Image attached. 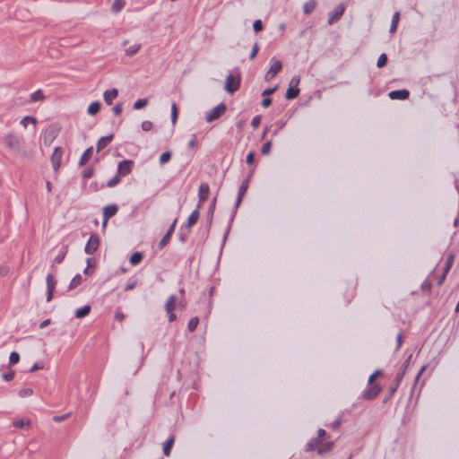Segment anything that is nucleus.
<instances>
[{
	"label": "nucleus",
	"instance_id": "obj_1",
	"mask_svg": "<svg viewBox=\"0 0 459 459\" xmlns=\"http://www.w3.org/2000/svg\"><path fill=\"white\" fill-rule=\"evenodd\" d=\"M4 143L11 151L21 153L22 152V140L16 134L10 133L4 137Z\"/></svg>",
	"mask_w": 459,
	"mask_h": 459
},
{
	"label": "nucleus",
	"instance_id": "obj_2",
	"mask_svg": "<svg viewBox=\"0 0 459 459\" xmlns=\"http://www.w3.org/2000/svg\"><path fill=\"white\" fill-rule=\"evenodd\" d=\"M240 82H241V79H240V75L238 74H229L225 80V86H224L225 91L230 94L236 92L240 87Z\"/></svg>",
	"mask_w": 459,
	"mask_h": 459
},
{
	"label": "nucleus",
	"instance_id": "obj_3",
	"mask_svg": "<svg viewBox=\"0 0 459 459\" xmlns=\"http://www.w3.org/2000/svg\"><path fill=\"white\" fill-rule=\"evenodd\" d=\"M227 107L224 103H221L214 107L211 112L206 116L205 120L208 123H211L218 118H220L225 112Z\"/></svg>",
	"mask_w": 459,
	"mask_h": 459
},
{
	"label": "nucleus",
	"instance_id": "obj_4",
	"mask_svg": "<svg viewBox=\"0 0 459 459\" xmlns=\"http://www.w3.org/2000/svg\"><path fill=\"white\" fill-rule=\"evenodd\" d=\"M100 246V238L97 234L91 235L90 238L88 239L85 247L84 252L88 255H92L99 247Z\"/></svg>",
	"mask_w": 459,
	"mask_h": 459
},
{
	"label": "nucleus",
	"instance_id": "obj_5",
	"mask_svg": "<svg viewBox=\"0 0 459 459\" xmlns=\"http://www.w3.org/2000/svg\"><path fill=\"white\" fill-rule=\"evenodd\" d=\"M272 61H273V64L270 66L269 70L267 71V73L265 74V76H264L265 81L272 80L274 76H276V74L282 68V64L280 60L273 58Z\"/></svg>",
	"mask_w": 459,
	"mask_h": 459
},
{
	"label": "nucleus",
	"instance_id": "obj_6",
	"mask_svg": "<svg viewBox=\"0 0 459 459\" xmlns=\"http://www.w3.org/2000/svg\"><path fill=\"white\" fill-rule=\"evenodd\" d=\"M134 161L130 160H125L118 163L117 174L121 176L128 175L133 169Z\"/></svg>",
	"mask_w": 459,
	"mask_h": 459
},
{
	"label": "nucleus",
	"instance_id": "obj_7",
	"mask_svg": "<svg viewBox=\"0 0 459 459\" xmlns=\"http://www.w3.org/2000/svg\"><path fill=\"white\" fill-rule=\"evenodd\" d=\"M210 194V187L207 183H202L199 186L198 190V205L197 207L200 208L202 204L207 200Z\"/></svg>",
	"mask_w": 459,
	"mask_h": 459
},
{
	"label": "nucleus",
	"instance_id": "obj_8",
	"mask_svg": "<svg viewBox=\"0 0 459 459\" xmlns=\"http://www.w3.org/2000/svg\"><path fill=\"white\" fill-rule=\"evenodd\" d=\"M63 151L61 147H56L51 156V163L55 171H57L61 165Z\"/></svg>",
	"mask_w": 459,
	"mask_h": 459
},
{
	"label": "nucleus",
	"instance_id": "obj_9",
	"mask_svg": "<svg viewBox=\"0 0 459 459\" xmlns=\"http://www.w3.org/2000/svg\"><path fill=\"white\" fill-rule=\"evenodd\" d=\"M344 6L342 4H339L332 13H330L329 17H328V24L332 25L333 24L334 22H336L337 21H339L341 19V17L342 16L343 13H344Z\"/></svg>",
	"mask_w": 459,
	"mask_h": 459
},
{
	"label": "nucleus",
	"instance_id": "obj_10",
	"mask_svg": "<svg viewBox=\"0 0 459 459\" xmlns=\"http://www.w3.org/2000/svg\"><path fill=\"white\" fill-rule=\"evenodd\" d=\"M47 281V301L49 302L53 298L54 289L56 285V280L51 273H48L46 278Z\"/></svg>",
	"mask_w": 459,
	"mask_h": 459
},
{
	"label": "nucleus",
	"instance_id": "obj_11",
	"mask_svg": "<svg viewBox=\"0 0 459 459\" xmlns=\"http://www.w3.org/2000/svg\"><path fill=\"white\" fill-rule=\"evenodd\" d=\"M176 223H177V219L173 221V223L170 225V227L169 228L166 234L160 239V241L159 243L160 249H162L169 242L170 238L175 230Z\"/></svg>",
	"mask_w": 459,
	"mask_h": 459
},
{
	"label": "nucleus",
	"instance_id": "obj_12",
	"mask_svg": "<svg viewBox=\"0 0 459 459\" xmlns=\"http://www.w3.org/2000/svg\"><path fill=\"white\" fill-rule=\"evenodd\" d=\"M200 208H196L195 211L192 212V213L189 215L187 221H186V230L189 232L190 229L197 222L199 216H200Z\"/></svg>",
	"mask_w": 459,
	"mask_h": 459
},
{
	"label": "nucleus",
	"instance_id": "obj_13",
	"mask_svg": "<svg viewBox=\"0 0 459 459\" xmlns=\"http://www.w3.org/2000/svg\"><path fill=\"white\" fill-rule=\"evenodd\" d=\"M118 91L117 89L107 90L103 93L104 101L108 105H111L113 100L117 97Z\"/></svg>",
	"mask_w": 459,
	"mask_h": 459
},
{
	"label": "nucleus",
	"instance_id": "obj_14",
	"mask_svg": "<svg viewBox=\"0 0 459 459\" xmlns=\"http://www.w3.org/2000/svg\"><path fill=\"white\" fill-rule=\"evenodd\" d=\"M388 96L391 100H406L409 97V91L407 90L392 91Z\"/></svg>",
	"mask_w": 459,
	"mask_h": 459
},
{
	"label": "nucleus",
	"instance_id": "obj_15",
	"mask_svg": "<svg viewBox=\"0 0 459 459\" xmlns=\"http://www.w3.org/2000/svg\"><path fill=\"white\" fill-rule=\"evenodd\" d=\"M247 187H248V182L247 180L244 181L239 189H238V198H237V201H236V204H235V209L237 210L238 207L239 206L244 195H246V192L247 190Z\"/></svg>",
	"mask_w": 459,
	"mask_h": 459
},
{
	"label": "nucleus",
	"instance_id": "obj_16",
	"mask_svg": "<svg viewBox=\"0 0 459 459\" xmlns=\"http://www.w3.org/2000/svg\"><path fill=\"white\" fill-rule=\"evenodd\" d=\"M117 210L118 208L116 204L105 206L103 209V218L105 221H108L109 218L113 217L117 213Z\"/></svg>",
	"mask_w": 459,
	"mask_h": 459
},
{
	"label": "nucleus",
	"instance_id": "obj_17",
	"mask_svg": "<svg viewBox=\"0 0 459 459\" xmlns=\"http://www.w3.org/2000/svg\"><path fill=\"white\" fill-rule=\"evenodd\" d=\"M177 306V297L176 295H170L166 303H165V310L166 313H170L171 311H174Z\"/></svg>",
	"mask_w": 459,
	"mask_h": 459
},
{
	"label": "nucleus",
	"instance_id": "obj_18",
	"mask_svg": "<svg viewBox=\"0 0 459 459\" xmlns=\"http://www.w3.org/2000/svg\"><path fill=\"white\" fill-rule=\"evenodd\" d=\"M112 139H113V134H109V135L103 136V137L100 138L97 143V146H96L97 152H100L102 149H104L106 146H108L111 143Z\"/></svg>",
	"mask_w": 459,
	"mask_h": 459
},
{
	"label": "nucleus",
	"instance_id": "obj_19",
	"mask_svg": "<svg viewBox=\"0 0 459 459\" xmlns=\"http://www.w3.org/2000/svg\"><path fill=\"white\" fill-rule=\"evenodd\" d=\"M380 387L377 385H372L368 390H367L363 396L366 398V399H372L374 397H376L379 393H380Z\"/></svg>",
	"mask_w": 459,
	"mask_h": 459
},
{
	"label": "nucleus",
	"instance_id": "obj_20",
	"mask_svg": "<svg viewBox=\"0 0 459 459\" xmlns=\"http://www.w3.org/2000/svg\"><path fill=\"white\" fill-rule=\"evenodd\" d=\"M174 441H175V437L174 436H170L167 439V441L164 443V445H163V454L166 456H169L170 455V451H171V448L173 446Z\"/></svg>",
	"mask_w": 459,
	"mask_h": 459
},
{
	"label": "nucleus",
	"instance_id": "obj_21",
	"mask_svg": "<svg viewBox=\"0 0 459 459\" xmlns=\"http://www.w3.org/2000/svg\"><path fill=\"white\" fill-rule=\"evenodd\" d=\"M92 155V147L88 148L81 156L79 160V166L85 165L89 160L91 158Z\"/></svg>",
	"mask_w": 459,
	"mask_h": 459
},
{
	"label": "nucleus",
	"instance_id": "obj_22",
	"mask_svg": "<svg viewBox=\"0 0 459 459\" xmlns=\"http://www.w3.org/2000/svg\"><path fill=\"white\" fill-rule=\"evenodd\" d=\"M126 6L125 0H114V3L111 6V11L114 13H118L122 11V9Z\"/></svg>",
	"mask_w": 459,
	"mask_h": 459
},
{
	"label": "nucleus",
	"instance_id": "obj_23",
	"mask_svg": "<svg viewBox=\"0 0 459 459\" xmlns=\"http://www.w3.org/2000/svg\"><path fill=\"white\" fill-rule=\"evenodd\" d=\"M399 20H400V13L395 12L392 17L391 26H390V30H389L390 33H394L396 31L397 26L399 23Z\"/></svg>",
	"mask_w": 459,
	"mask_h": 459
},
{
	"label": "nucleus",
	"instance_id": "obj_24",
	"mask_svg": "<svg viewBox=\"0 0 459 459\" xmlns=\"http://www.w3.org/2000/svg\"><path fill=\"white\" fill-rule=\"evenodd\" d=\"M316 6V0H309L306 2L303 5V11L305 14H310Z\"/></svg>",
	"mask_w": 459,
	"mask_h": 459
},
{
	"label": "nucleus",
	"instance_id": "obj_25",
	"mask_svg": "<svg viewBox=\"0 0 459 459\" xmlns=\"http://www.w3.org/2000/svg\"><path fill=\"white\" fill-rule=\"evenodd\" d=\"M100 106L101 105H100V101L91 102L87 109L88 114L91 116L96 115L97 113H99V111L100 109Z\"/></svg>",
	"mask_w": 459,
	"mask_h": 459
},
{
	"label": "nucleus",
	"instance_id": "obj_26",
	"mask_svg": "<svg viewBox=\"0 0 459 459\" xmlns=\"http://www.w3.org/2000/svg\"><path fill=\"white\" fill-rule=\"evenodd\" d=\"M321 439L319 438H313L307 444V450L313 451L316 450L318 452V447H320L321 445Z\"/></svg>",
	"mask_w": 459,
	"mask_h": 459
},
{
	"label": "nucleus",
	"instance_id": "obj_27",
	"mask_svg": "<svg viewBox=\"0 0 459 459\" xmlns=\"http://www.w3.org/2000/svg\"><path fill=\"white\" fill-rule=\"evenodd\" d=\"M45 100V95L41 90H38L30 95V102L42 101Z\"/></svg>",
	"mask_w": 459,
	"mask_h": 459
},
{
	"label": "nucleus",
	"instance_id": "obj_28",
	"mask_svg": "<svg viewBox=\"0 0 459 459\" xmlns=\"http://www.w3.org/2000/svg\"><path fill=\"white\" fill-rule=\"evenodd\" d=\"M91 311V307L86 305L81 308H78L75 310V317L77 318H82L86 316Z\"/></svg>",
	"mask_w": 459,
	"mask_h": 459
},
{
	"label": "nucleus",
	"instance_id": "obj_29",
	"mask_svg": "<svg viewBox=\"0 0 459 459\" xmlns=\"http://www.w3.org/2000/svg\"><path fill=\"white\" fill-rule=\"evenodd\" d=\"M333 446V442H326V443L321 442L320 447H318V455H322L331 451Z\"/></svg>",
	"mask_w": 459,
	"mask_h": 459
},
{
	"label": "nucleus",
	"instance_id": "obj_30",
	"mask_svg": "<svg viewBox=\"0 0 459 459\" xmlns=\"http://www.w3.org/2000/svg\"><path fill=\"white\" fill-rule=\"evenodd\" d=\"M299 88L289 87L286 91L285 98L287 100H292V99H295L299 95Z\"/></svg>",
	"mask_w": 459,
	"mask_h": 459
},
{
	"label": "nucleus",
	"instance_id": "obj_31",
	"mask_svg": "<svg viewBox=\"0 0 459 459\" xmlns=\"http://www.w3.org/2000/svg\"><path fill=\"white\" fill-rule=\"evenodd\" d=\"M140 48L141 44H134L126 49V55L127 56H133L140 50Z\"/></svg>",
	"mask_w": 459,
	"mask_h": 459
},
{
	"label": "nucleus",
	"instance_id": "obj_32",
	"mask_svg": "<svg viewBox=\"0 0 459 459\" xmlns=\"http://www.w3.org/2000/svg\"><path fill=\"white\" fill-rule=\"evenodd\" d=\"M143 256V254H142V253H140V252H134V253L131 255V257H130L129 261H130L131 264H133V265H136V264H138L142 261Z\"/></svg>",
	"mask_w": 459,
	"mask_h": 459
},
{
	"label": "nucleus",
	"instance_id": "obj_33",
	"mask_svg": "<svg viewBox=\"0 0 459 459\" xmlns=\"http://www.w3.org/2000/svg\"><path fill=\"white\" fill-rule=\"evenodd\" d=\"M82 277L81 274H76L71 281L69 289L73 290L82 283Z\"/></svg>",
	"mask_w": 459,
	"mask_h": 459
},
{
	"label": "nucleus",
	"instance_id": "obj_34",
	"mask_svg": "<svg viewBox=\"0 0 459 459\" xmlns=\"http://www.w3.org/2000/svg\"><path fill=\"white\" fill-rule=\"evenodd\" d=\"M199 324V318L197 316H194L190 319L187 325V329L189 332H194Z\"/></svg>",
	"mask_w": 459,
	"mask_h": 459
},
{
	"label": "nucleus",
	"instance_id": "obj_35",
	"mask_svg": "<svg viewBox=\"0 0 459 459\" xmlns=\"http://www.w3.org/2000/svg\"><path fill=\"white\" fill-rule=\"evenodd\" d=\"M30 424V420H14L13 425L16 429H23L25 427H28Z\"/></svg>",
	"mask_w": 459,
	"mask_h": 459
},
{
	"label": "nucleus",
	"instance_id": "obj_36",
	"mask_svg": "<svg viewBox=\"0 0 459 459\" xmlns=\"http://www.w3.org/2000/svg\"><path fill=\"white\" fill-rule=\"evenodd\" d=\"M148 103L147 99H139L134 103V109H141L143 108Z\"/></svg>",
	"mask_w": 459,
	"mask_h": 459
},
{
	"label": "nucleus",
	"instance_id": "obj_37",
	"mask_svg": "<svg viewBox=\"0 0 459 459\" xmlns=\"http://www.w3.org/2000/svg\"><path fill=\"white\" fill-rule=\"evenodd\" d=\"M271 147H272V141H267L266 143H264L261 148V154L262 155L269 154L271 152Z\"/></svg>",
	"mask_w": 459,
	"mask_h": 459
},
{
	"label": "nucleus",
	"instance_id": "obj_38",
	"mask_svg": "<svg viewBox=\"0 0 459 459\" xmlns=\"http://www.w3.org/2000/svg\"><path fill=\"white\" fill-rule=\"evenodd\" d=\"M20 360V355L18 352L16 351H13L11 352L10 354V357H9V362L11 365H15L19 362Z\"/></svg>",
	"mask_w": 459,
	"mask_h": 459
},
{
	"label": "nucleus",
	"instance_id": "obj_39",
	"mask_svg": "<svg viewBox=\"0 0 459 459\" xmlns=\"http://www.w3.org/2000/svg\"><path fill=\"white\" fill-rule=\"evenodd\" d=\"M32 123V124H36L37 120L35 117H30V116H26L24 117L22 120H21V124L26 128L27 126H28V123Z\"/></svg>",
	"mask_w": 459,
	"mask_h": 459
},
{
	"label": "nucleus",
	"instance_id": "obj_40",
	"mask_svg": "<svg viewBox=\"0 0 459 459\" xmlns=\"http://www.w3.org/2000/svg\"><path fill=\"white\" fill-rule=\"evenodd\" d=\"M386 62H387L386 55L385 54H381L378 56V59H377V66L379 67V68L384 67L386 65Z\"/></svg>",
	"mask_w": 459,
	"mask_h": 459
},
{
	"label": "nucleus",
	"instance_id": "obj_41",
	"mask_svg": "<svg viewBox=\"0 0 459 459\" xmlns=\"http://www.w3.org/2000/svg\"><path fill=\"white\" fill-rule=\"evenodd\" d=\"M178 119V108L176 103H172L171 105V122L173 125L176 124V121Z\"/></svg>",
	"mask_w": 459,
	"mask_h": 459
},
{
	"label": "nucleus",
	"instance_id": "obj_42",
	"mask_svg": "<svg viewBox=\"0 0 459 459\" xmlns=\"http://www.w3.org/2000/svg\"><path fill=\"white\" fill-rule=\"evenodd\" d=\"M171 158V153L169 152H164L160 156V164H165L167 163Z\"/></svg>",
	"mask_w": 459,
	"mask_h": 459
},
{
	"label": "nucleus",
	"instance_id": "obj_43",
	"mask_svg": "<svg viewBox=\"0 0 459 459\" xmlns=\"http://www.w3.org/2000/svg\"><path fill=\"white\" fill-rule=\"evenodd\" d=\"M120 182V176L118 174H117L114 178H112L111 179H109L107 183V186L108 187H114L115 186H117L118 183Z\"/></svg>",
	"mask_w": 459,
	"mask_h": 459
},
{
	"label": "nucleus",
	"instance_id": "obj_44",
	"mask_svg": "<svg viewBox=\"0 0 459 459\" xmlns=\"http://www.w3.org/2000/svg\"><path fill=\"white\" fill-rule=\"evenodd\" d=\"M18 394L20 397H26L31 395L33 394V390L31 388H23L21 389Z\"/></svg>",
	"mask_w": 459,
	"mask_h": 459
},
{
	"label": "nucleus",
	"instance_id": "obj_45",
	"mask_svg": "<svg viewBox=\"0 0 459 459\" xmlns=\"http://www.w3.org/2000/svg\"><path fill=\"white\" fill-rule=\"evenodd\" d=\"M404 373H405L404 369H400L396 373L394 383L398 384V385H399L403 378Z\"/></svg>",
	"mask_w": 459,
	"mask_h": 459
},
{
	"label": "nucleus",
	"instance_id": "obj_46",
	"mask_svg": "<svg viewBox=\"0 0 459 459\" xmlns=\"http://www.w3.org/2000/svg\"><path fill=\"white\" fill-rule=\"evenodd\" d=\"M65 255H66V250L64 249L63 251L59 252V254L55 257L54 262L56 264L62 263Z\"/></svg>",
	"mask_w": 459,
	"mask_h": 459
},
{
	"label": "nucleus",
	"instance_id": "obj_47",
	"mask_svg": "<svg viewBox=\"0 0 459 459\" xmlns=\"http://www.w3.org/2000/svg\"><path fill=\"white\" fill-rule=\"evenodd\" d=\"M454 264V255H449V257L447 258L446 262V266H445V271L446 273H448Z\"/></svg>",
	"mask_w": 459,
	"mask_h": 459
},
{
	"label": "nucleus",
	"instance_id": "obj_48",
	"mask_svg": "<svg viewBox=\"0 0 459 459\" xmlns=\"http://www.w3.org/2000/svg\"><path fill=\"white\" fill-rule=\"evenodd\" d=\"M253 29L255 32H259V31L263 30V23H262L261 20H256L254 22Z\"/></svg>",
	"mask_w": 459,
	"mask_h": 459
},
{
	"label": "nucleus",
	"instance_id": "obj_49",
	"mask_svg": "<svg viewBox=\"0 0 459 459\" xmlns=\"http://www.w3.org/2000/svg\"><path fill=\"white\" fill-rule=\"evenodd\" d=\"M141 126L143 131H150L152 130L153 125L151 121L145 120L142 123Z\"/></svg>",
	"mask_w": 459,
	"mask_h": 459
},
{
	"label": "nucleus",
	"instance_id": "obj_50",
	"mask_svg": "<svg viewBox=\"0 0 459 459\" xmlns=\"http://www.w3.org/2000/svg\"><path fill=\"white\" fill-rule=\"evenodd\" d=\"M122 111H123V104L122 103H117L113 108V113L115 116H119L122 113Z\"/></svg>",
	"mask_w": 459,
	"mask_h": 459
},
{
	"label": "nucleus",
	"instance_id": "obj_51",
	"mask_svg": "<svg viewBox=\"0 0 459 459\" xmlns=\"http://www.w3.org/2000/svg\"><path fill=\"white\" fill-rule=\"evenodd\" d=\"M215 204H216V198H213L210 207H209V211H208V213H209V220L210 221H212V215H213V212H214V209H215Z\"/></svg>",
	"mask_w": 459,
	"mask_h": 459
},
{
	"label": "nucleus",
	"instance_id": "obj_52",
	"mask_svg": "<svg viewBox=\"0 0 459 459\" xmlns=\"http://www.w3.org/2000/svg\"><path fill=\"white\" fill-rule=\"evenodd\" d=\"M14 371L13 370H11L9 371L8 373L6 374H4L2 377H3V379L5 380V381H11L13 379L14 377Z\"/></svg>",
	"mask_w": 459,
	"mask_h": 459
},
{
	"label": "nucleus",
	"instance_id": "obj_53",
	"mask_svg": "<svg viewBox=\"0 0 459 459\" xmlns=\"http://www.w3.org/2000/svg\"><path fill=\"white\" fill-rule=\"evenodd\" d=\"M258 50H259L258 44L255 43V45H254V47H253V48L251 50V53H250V56H249L250 59H254L256 56V55L258 53Z\"/></svg>",
	"mask_w": 459,
	"mask_h": 459
},
{
	"label": "nucleus",
	"instance_id": "obj_54",
	"mask_svg": "<svg viewBox=\"0 0 459 459\" xmlns=\"http://www.w3.org/2000/svg\"><path fill=\"white\" fill-rule=\"evenodd\" d=\"M260 122H261V118L259 116H255L253 117L252 121H251V126L254 127V128H257L260 125Z\"/></svg>",
	"mask_w": 459,
	"mask_h": 459
},
{
	"label": "nucleus",
	"instance_id": "obj_55",
	"mask_svg": "<svg viewBox=\"0 0 459 459\" xmlns=\"http://www.w3.org/2000/svg\"><path fill=\"white\" fill-rule=\"evenodd\" d=\"M82 176L85 178H91L93 176L92 169L88 168V169H84V171L82 172Z\"/></svg>",
	"mask_w": 459,
	"mask_h": 459
},
{
	"label": "nucleus",
	"instance_id": "obj_56",
	"mask_svg": "<svg viewBox=\"0 0 459 459\" xmlns=\"http://www.w3.org/2000/svg\"><path fill=\"white\" fill-rule=\"evenodd\" d=\"M299 83V77H298V76L292 77L290 82V87L298 88Z\"/></svg>",
	"mask_w": 459,
	"mask_h": 459
},
{
	"label": "nucleus",
	"instance_id": "obj_57",
	"mask_svg": "<svg viewBox=\"0 0 459 459\" xmlns=\"http://www.w3.org/2000/svg\"><path fill=\"white\" fill-rule=\"evenodd\" d=\"M381 374L380 370H376L373 374H371L368 377V384L371 385L375 378Z\"/></svg>",
	"mask_w": 459,
	"mask_h": 459
},
{
	"label": "nucleus",
	"instance_id": "obj_58",
	"mask_svg": "<svg viewBox=\"0 0 459 459\" xmlns=\"http://www.w3.org/2000/svg\"><path fill=\"white\" fill-rule=\"evenodd\" d=\"M254 158H255V153L253 152H250L247 156V159H246V162L248 164V165H251L253 162H254Z\"/></svg>",
	"mask_w": 459,
	"mask_h": 459
},
{
	"label": "nucleus",
	"instance_id": "obj_59",
	"mask_svg": "<svg viewBox=\"0 0 459 459\" xmlns=\"http://www.w3.org/2000/svg\"><path fill=\"white\" fill-rule=\"evenodd\" d=\"M69 415L70 414H64V415H60V416H54L53 420L56 422H60V421H63V420H66Z\"/></svg>",
	"mask_w": 459,
	"mask_h": 459
},
{
	"label": "nucleus",
	"instance_id": "obj_60",
	"mask_svg": "<svg viewBox=\"0 0 459 459\" xmlns=\"http://www.w3.org/2000/svg\"><path fill=\"white\" fill-rule=\"evenodd\" d=\"M42 368H43V364L35 363L29 371L30 373H32V372H35V371H37L39 369H42Z\"/></svg>",
	"mask_w": 459,
	"mask_h": 459
},
{
	"label": "nucleus",
	"instance_id": "obj_61",
	"mask_svg": "<svg viewBox=\"0 0 459 459\" xmlns=\"http://www.w3.org/2000/svg\"><path fill=\"white\" fill-rule=\"evenodd\" d=\"M272 103V100L270 98H264L262 102H261V105L264 107V108H268Z\"/></svg>",
	"mask_w": 459,
	"mask_h": 459
},
{
	"label": "nucleus",
	"instance_id": "obj_62",
	"mask_svg": "<svg viewBox=\"0 0 459 459\" xmlns=\"http://www.w3.org/2000/svg\"><path fill=\"white\" fill-rule=\"evenodd\" d=\"M398 384L394 383L389 388V395L392 396L398 388Z\"/></svg>",
	"mask_w": 459,
	"mask_h": 459
},
{
	"label": "nucleus",
	"instance_id": "obj_63",
	"mask_svg": "<svg viewBox=\"0 0 459 459\" xmlns=\"http://www.w3.org/2000/svg\"><path fill=\"white\" fill-rule=\"evenodd\" d=\"M276 89H277L276 87L266 89L263 91L262 95L267 96V95L273 94L276 91Z\"/></svg>",
	"mask_w": 459,
	"mask_h": 459
},
{
	"label": "nucleus",
	"instance_id": "obj_64",
	"mask_svg": "<svg viewBox=\"0 0 459 459\" xmlns=\"http://www.w3.org/2000/svg\"><path fill=\"white\" fill-rule=\"evenodd\" d=\"M411 355H410L406 359L405 361L403 362L401 369H404V371H406L408 366L410 365L411 363Z\"/></svg>",
	"mask_w": 459,
	"mask_h": 459
}]
</instances>
